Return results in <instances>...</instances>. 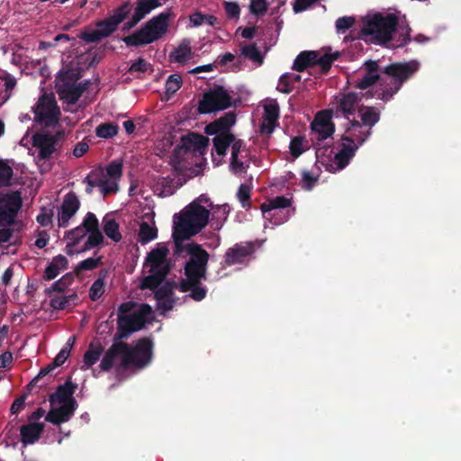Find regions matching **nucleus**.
<instances>
[{
  "mask_svg": "<svg viewBox=\"0 0 461 461\" xmlns=\"http://www.w3.org/2000/svg\"><path fill=\"white\" fill-rule=\"evenodd\" d=\"M73 281L74 275L72 273H68L64 275L60 279L54 282L51 286L46 290V293L50 294L51 292H63L69 285L72 284Z\"/></svg>",
  "mask_w": 461,
  "mask_h": 461,
  "instance_id": "obj_47",
  "label": "nucleus"
},
{
  "mask_svg": "<svg viewBox=\"0 0 461 461\" xmlns=\"http://www.w3.org/2000/svg\"><path fill=\"white\" fill-rule=\"evenodd\" d=\"M80 208V201L75 192L70 191L64 195L58 217L59 228H67L70 219Z\"/></svg>",
  "mask_w": 461,
  "mask_h": 461,
  "instance_id": "obj_15",
  "label": "nucleus"
},
{
  "mask_svg": "<svg viewBox=\"0 0 461 461\" xmlns=\"http://www.w3.org/2000/svg\"><path fill=\"white\" fill-rule=\"evenodd\" d=\"M158 236V230L156 227L150 226L148 222L143 221L140 226L139 241L141 244H147L155 240Z\"/></svg>",
  "mask_w": 461,
  "mask_h": 461,
  "instance_id": "obj_41",
  "label": "nucleus"
},
{
  "mask_svg": "<svg viewBox=\"0 0 461 461\" xmlns=\"http://www.w3.org/2000/svg\"><path fill=\"white\" fill-rule=\"evenodd\" d=\"M22 206V200L18 194L8 197L4 205H0V221L12 222Z\"/></svg>",
  "mask_w": 461,
  "mask_h": 461,
  "instance_id": "obj_26",
  "label": "nucleus"
},
{
  "mask_svg": "<svg viewBox=\"0 0 461 461\" xmlns=\"http://www.w3.org/2000/svg\"><path fill=\"white\" fill-rule=\"evenodd\" d=\"M352 158H350L348 155H345L344 153L339 151L334 156V160L337 165L338 169H343L345 168L348 164Z\"/></svg>",
  "mask_w": 461,
  "mask_h": 461,
  "instance_id": "obj_63",
  "label": "nucleus"
},
{
  "mask_svg": "<svg viewBox=\"0 0 461 461\" xmlns=\"http://www.w3.org/2000/svg\"><path fill=\"white\" fill-rule=\"evenodd\" d=\"M301 78L300 75L285 73L278 80L276 90L284 94H290L294 89L293 84L300 82Z\"/></svg>",
  "mask_w": 461,
  "mask_h": 461,
  "instance_id": "obj_37",
  "label": "nucleus"
},
{
  "mask_svg": "<svg viewBox=\"0 0 461 461\" xmlns=\"http://www.w3.org/2000/svg\"><path fill=\"white\" fill-rule=\"evenodd\" d=\"M311 130L317 134L318 145H320V141L327 140L333 134L334 124L326 111L319 112L316 114L313 122L311 123Z\"/></svg>",
  "mask_w": 461,
  "mask_h": 461,
  "instance_id": "obj_16",
  "label": "nucleus"
},
{
  "mask_svg": "<svg viewBox=\"0 0 461 461\" xmlns=\"http://www.w3.org/2000/svg\"><path fill=\"white\" fill-rule=\"evenodd\" d=\"M0 79L5 83V100H7L11 96L13 89L16 86V78L5 72L4 75L0 76Z\"/></svg>",
  "mask_w": 461,
  "mask_h": 461,
  "instance_id": "obj_58",
  "label": "nucleus"
},
{
  "mask_svg": "<svg viewBox=\"0 0 461 461\" xmlns=\"http://www.w3.org/2000/svg\"><path fill=\"white\" fill-rule=\"evenodd\" d=\"M254 251V246L250 243L244 246L236 244L225 253V265L232 266L243 263Z\"/></svg>",
  "mask_w": 461,
  "mask_h": 461,
  "instance_id": "obj_23",
  "label": "nucleus"
},
{
  "mask_svg": "<svg viewBox=\"0 0 461 461\" xmlns=\"http://www.w3.org/2000/svg\"><path fill=\"white\" fill-rule=\"evenodd\" d=\"M88 238L84 244L83 249L80 251H86L91 249L92 248L98 247L104 242V236L100 230V229H97L93 231L88 232Z\"/></svg>",
  "mask_w": 461,
  "mask_h": 461,
  "instance_id": "obj_49",
  "label": "nucleus"
},
{
  "mask_svg": "<svg viewBox=\"0 0 461 461\" xmlns=\"http://www.w3.org/2000/svg\"><path fill=\"white\" fill-rule=\"evenodd\" d=\"M237 197L241 203V206L249 210L250 208V187L247 185H240L237 193Z\"/></svg>",
  "mask_w": 461,
  "mask_h": 461,
  "instance_id": "obj_52",
  "label": "nucleus"
},
{
  "mask_svg": "<svg viewBox=\"0 0 461 461\" xmlns=\"http://www.w3.org/2000/svg\"><path fill=\"white\" fill-rule=\"evenodd\" d=\"M190 41L184 40L179 46L169 54L171 62L185 63L191 56Z\"/></svg>",
  "mask_w": 461,
  "mask_h": 461,
  "instance_id": "obj_34",
  "label": "nucleus"
},
{
  "mask_svg": "<svg viewBox=\"0 0 461 461\" xmlns=\"http://www.w3.org/2000/svg\"><path fill=\"white\" fill-rule=\"evenodd\" d=\"M101 258H88L81 261L75 268V273L78 275L80 272L85 270H93L100 264Z\"/></svg>",
  "mask_w": 461,
  "mask_h": 461,
  "instance_id": "obj_57",
  "label": "nucleus"
},
{
  "mask_svg": "<svg viewBox=\"0 0 461 461\" xmlns=\"http://www.w3.org/2000/svg\"><path fill=\"white\" fill-rule=\"evenodd\" d=\"M80 77L81 74L77 69L61 70L56 77V88L61 86L62 84L77 86V81Z\"/></svg>",
  "mask_w": 461,
  "mask_h": 461,
  "instance_id": "obj_36",
  "label": "nucleus"
},
{
  "mask_svg": "<svg viewBox=\"0 0 461 461\" xmlns=\"http://www.w3.org/2000/svg\"><path fill=\"white\" fill-rule=\"evenodd\" d=\"M68 303V297L58 296L50 300V306L57 310H63Z\"/></svg>",
  "mask_w": 461,
  "mask_h": 461,
  "instance_id": "obj_64",
  "label": "nucleus"
},
{
  "mask_svg": "<svg viewBox=\"0 0 461 461\" xmlns=\"http://www.w3.org/2000/svg\"><path fill=\"white\" fill-rule=\"evenodd\" d=\"M77 407V402L75 399L70 401L68 404H62L59 408H52L46 415L45 420L54 425H59L67 422L74 414Z\"/></svg>",
  "mask_w": 461,
  "mask_h": 461,
  "instance_id": "obj_20",
  "label": "nucleus"
},
{
  "mask_svg": "<svg viewBox=\"0 0 461 461\" xmlns=\"http://www.w3.org/2000/svg\"><path fill=\"white\" fill-rule=\"evenodd\" d=\"M151 11L148 0H139L133 14L142 20L146 14H149Z\"/></svg>",
  "mask_w": 461,
  "mask_h": 461,
  "instance_id": "obj_61",
  "label": "nucleus"
},
{
  "mask_svg": "<svg viewBox=\"0 0 461 461\" xmlns=\"http://www.w3.org/2000/svg\"><path fill=\"white\" fill-rule=\"evenodd\" d=\"M81 226L86 232H89L99 229V221L95 213L88 212L86 214Z\"/></svg>",
  "mask_w": 461,
  "mask_h": 461,
  "instance_id": "obj_55",
  "label": "nucleus"
},
{
  "mask_svg": "<svg viewBox=\"0 0 461 461\" xmlns=\"http://www.w3.org/2000/svg\"><path fill=\"white\" fill-rule=\"evenodd\" d=\"M186 251L190 258L184 267L185 278L181 280L178 288L183 293L190 292L189 296L200 302L206 297L207 294V289L203 285L202 281L206 280L210 256L201 245L196 243L188 244Z\"/></svg>",
  "mask_w": 461,
  "mask_h": 461,
  "instance_id": "obj_2",
  "label": "nucleus"
},
{
  "mask_svg": "<svg viewBox=\"0 0 461 461\" xmlns=\"http://www.w3.org/2000/svg\"><path fill=\"white\" fill-rule=\"evenodd\" d=\"M212 139L213 147L219 156H225L231 142H234V134H224L222 132L214 134Z\"/></svg>",
  "mask_w": 461,
  "mask_h": 461,
  "instance_id": "obj_32",
  "label": "nucleus"
},
{
  "mask_svg": "<svg viewBox=\"0 0 461 461\" xmlns=\"http://www.w3.org/2000/svg\"><path fill=\"white\" fill-rule=\"evenodd\" d=\"M34 120L45 126H53L59 121L60 110L53 94H43L32 108Z\"/></svg>",
  "mask_w": 461,
  "mask_h": 461,
  "instance_id": "obj_9",
  "label": "nucleus"
},
{
  "mask_svg": "<svg viewBox=\"0 0 461 461\" xmlns=\"http://www.w3.org/2000/svg\"><path fill=\"white\" fill-rule=\"evenodd\" d=\"M363 95L355 92L342 94L338 99L337 112L342 113L349 122L350 116H354L358 103L362 100Z\"/></svg>",
  "mask_w": 461,
  "mask_h": 461,
  "instance_id": "obj_19",
  "label": "nucleus"
},
{
  "mask_svg": "<svg viewBox=\"0 0 461 461\" xmlns=\"http://www.w3.org/2000/svg\"><path fill=\"white\" fill-rule=\"evenodd\" d=\"M241 54L245 58H247L254 62H257L259 64L263 63V57H262L259 50L258 49L256 43H250L249 45L243 46L241 49Z\"/></svg>",
  "mask_w": 461,
  "mask_h": 461,
  "instance_id": "obj_48",
  "label": "nucleus"
},
{
  "mask_svg": "<svg viewBox=\"0 0 461 461\" xmlns=\"http://www.w3.org/2000/svg\"><path fill=\"white\" fill-rule=\"evenodd\" d=\"M107 270L102 269L98 274L97 279L92 284L89 289V297L92 301H97L104 294V282L107 277Z\"/></svg>",
  "mask_w": 461,
  "mask_h": 461,
  "instance_id": "obj_33",
  "label": "nucleus"
},
{
  "mask_svg": "<svg viewBox=\"0 0 461 461\" xmlns=\"http://www.w3.org/2000/svg\"><path fill=\"white\" fill-rule=\"evenodd\" d=\"M149 273L150 275L141 280L140 288L155 291L163 283L169 272L149 269Z\"/></svg>",
  "mask_w": 461,
  "mask_h": 461,
  "instance_id": "obj_29",
  "label": "nucleus"
},
{
  "mask_svg": "<svg viewBox=\"0 0 461 461\" xmlns=\"http://www.w3.org/2000/svg\"><path fill=\"white\" fill-rule=\"evenodd\" d=\"M419 69L417 61L396 62L383 68L382 73L389 77L392 81L378 94V98L384 102L390 101L402 88L404 82L409 80Z\"/></svg>",
  "mask_w": 461,
  "mask_h": 461,
  "instance_id": "obj_5",
  "label": "nucleus"
},
{
  "mask_svg": "<svg viewBox=\"0 0 461 461\" xmlns=\"http://www.w3.org/2000/svg\"><path fill=\"white\" fill-rule=\"evenodd\" d=\"M308 148V140L301 135L292 138L289 145L290 153L294 158H299Z\"/></svg>",
  "mask_w": 461,
  "mask_h": 461,
  "instance_id": "obj_40",
  "label": "nucleus"
},
{
  "mask_svg": "<svg viewBox=\"0 0 461 461\" xmlns=\"http://www.w3.org/2000/svg\"><path fill=\"white\" fill-rule=\"evenodd\" d=\"M86 233L87 232L81 225L66 232L65 239L68 240L67 244V253L68 255L72 254L70 248L78 244L79 241L86 237Z\"/></svg>",
  "mask_w": 461,
  "mask_h": 461,
  "instance_id": "obj_38",
  "label": "nucleus"
},
{
  "mask_svg": "<svg viewBox=\"0 0 461 461\" xmlns=\"http://www.w3.org/2000/svg\"><path fill=\"white\" fill-rule=\"evenodd\" d=\"M183 80L180 75L172 74L168 77L165 84V95L169 99L182 86Z\"/></svg>",
  "mask_w": 461,
  "mask_h": 461,
  "instance_id": "obj_45",
  "label": "nucleus"
},
{
  "mask_svg": "<svg viewBox=\"0 0 461 461\" xmlns=\"http://www.w3.org/2000/svg\"><path fill=\"white\" fill-rule=\"evenodd\" d=\"M210 212L196 201L192 202L179 217V221L176 227L189 233L196 235L208 223Z\"/></svg>",
  "mask_w": 461,
  "mask_h": 461,
  "instance_id": "obj_7",
  "label": "nucleus"
},
{
  "mask_svg": "<svg viewBox=\"0 0 461 461\" xmlns=\"http://www.w3.org/2000/svg\"><path fill=\"white\" fill-rule=\"evenodd\" d=\"M103 223L105 235L114 242L121 241L122 237L119 230V224L115 219L106 215L103 219Z\"/></svg>",
  "mask_w": 461,
  "mask_h": 461,
  "instance_id": "obj_35",
  "label": "nucleus"
},
{
  "mask_svg": "<svg viewBox=\"0 0 461 461\" xmlns=\"http://www.w3.org/2000/svg\"><path fill=\"white\" fill-rule=\"evenodd\" d=\"M68 264V262L65 256L58 255L54 257L45 269L44 279L52 280L56 278L60 270L67 269Z\"/></svg>",
  "mask_w": 461,
  "mask_h": 461,
  "instance_id": "obj_30",
  "label": "nucleus"
},
{
  "mask_svg": "<svg viewBox=\"0 0 461 461\" xmlns=\"http://www.w3.org/2000/svg\"><path fill=\"white\" fill-rule=\"evenodd\" d=\"M13 174V168L0 160V186L9 185Z\"/></svg>",
  "mask_w": 461,
  "mask_h": 461,
  "instance_id": "obj_54",
  "label": "nucleus"
},
{
  "mask_svg": "<svg viewBox=\"0 0 461 461\" xmlns=\"http://www.w3.org/2000/svg\"><path fill=\"white\" fill-rule=\"evenodd\" d=\"M104 352V347L100 342H91L83 357L82 369L86 370L95 365Z\"/></svg>",
  "mask_w": 461,
  "mask_h": 461,
  "instance_id": "obj_28",
  "label": "nucleus"
},
{
  "mask_svg": "<svg viewBox=\"0 0 461 461\" xmlns=\"http://www.w3.org/2000/svg\"><path fill=\"white\" fill-rule=\"evenodd\" d=\"M360 121L355 117L349 120L346 133L354 136L357 142L362 145L371 135L372 128L379 122L380 113L371 106L362 105L358 109Z\"/></svg>",
  "mask_w": 461,
  "mask_h": 461,
  "instance_id": "obj_6",
  "label": "nucleus"
},
{
  "mask_svg": "<svg viewBox=\"0 0 461 461\" xmlns=\"http://www.w3.org/2000/svg\"><path fill=\"white\" fill-rule=\"evenodd\" d=\"M232 97L222 86H215L203 95L199 100L197 112L208 114L226 110L232 106Z\"/></svg>",
  "mask_w": 461,
  "mask_h": 461,
  "instance_id": "obj_8",
  "label": "nucleus"
},
{
  "mask_svg": "<svg viewBox=\"0 0 461 461\" xmlns=\"http://www.w3.org/2000/svg\"><path fill=\"white\" fill-rule=\"evenodd\" d=\"M172 16L173 13L167 9L151 18L138 31L123 37L122 41L128 47H140L157 41L167 33Z\"/></svg>",
  "mask_w": 461,
  "mask_h": 461,
  "instance_id": "obj_3",
  "label": "nucleus"
},
{
  "mask_svg": "<svg viewBox=\"0 0 461 461\" xmlns=\"http://www.w3.org/2000/svg\"><path fill=\"white\" fill-rule=\"evenodd\" d=\"M77 389V384L72 383L70 379L66 381L63 384L58 386L56 392L50 395V402L51 404L59 402L62 404H68L73 398V394Z\"/></svg>",
  "mask_w": 461,
  "mask_h": 461,
  "instance_id": "obj_24",
  "label": "nucleus"
},
{
  "mask_svg": "<svg viewBox=\"0 0 461 461\" xmlns=\"http://www.w3.org/2000/svg\"><path fill=\"white\" fill-rule=\"evenodd\" d=\"M268 8V4L266 0H250L249 11L252 14L260 16L264 15Z\"/></svg>",
  "mask_w": 461,
  "mask_h": 461,
  "instance_id": "obj_56",
  "label": "nucleus"
},
{
  "mask_svg": "<svg viewBox=\"0 0 461 461\" xmlns=\"http://www.w3.org/2000/svg\"><path fill=\"white\" fill-rule=\"evenodd\" d=\"M365 75L361 79L356 82L355 87L365 90L382 80L379 72L382 73L383 68H380L377 60L369 59L363 65Z\"/></svg>",
  "mask_w": 461,
  "mask_h": 461,
  "instance_id": "obj_17",
  "label": "nucleus"
},
{
  "mask_svg": "<svg viewBox=\"0 0 461 461\" xmlns=\"http://www.w3.org/2000/svg\"><path fill=\"white\" fill-rule=\"evenodd\" d=\"M148 70L153 71L151 64L145 60L143 58L137 59L129 68L128 72L133 74L135 72L145 73Z\"/></svg>",
  "mask_w": 461,
  "mask_h": 461,
  "instance_id": "obj_53",
  "label": "nucleus"
},
{
  "mask_svg": "<svg viewBox=\"0 0 461 461\" xmlns=\"http://www.w3.org/2000/svg\"><path fill=\"white\" fill-rule=\"evenodd\" d=\"M119 126L113 122H104L95 128V134L102 139H111L118 134Z\"/></svg>",
  "mask_w": 461,
  "mask_h": 461,
  "instance_id": "obj_42",
  "label": "nucleus"
},
{
  "mask_svg": "<svg viewBox=\"0 0 461 461\" xmlns=\"http://www.w3.org/2000/svg\"><path fill=\"white\" fill-rule=\"evenodd\" d=\"M64 131H59L54 134L47 132H36L32 137V146L39 149L38 159H50L53 154L59 153L61 147L60 140L64 139Z\"/></svg>",
  "mask_w": 461,
  "mask_h": 461,
  "instance_id": "obj_10",
  "label": "nucleus"
},
{
  "mask_svg": "<svg viewBox=\"0 0 461 461\" xmlns=\"http://www.w3.org/2000/svg\"><path fill=\"white\" fill-rule=\"evenodd\" d=\"M398 23V17L393 14H375L364 23L361 37L374 44L387 45L396 31Z\"/></svg>",
  "mask_w": 461,
  "mask_h": 461,
  "instance_id": "obj_4",
  "label": "nucleus"
},
{
  "mask_svg": "<svg viewBox=\"0 0 461 461\" xmlns=\"http://www.w3.org/2000/svg\"><path fill=\"white\" fill-rule=\"evenodd\" d=\"M131 9L132 5L130 1H126L115 8L108 17L118 27L128 17Z\"/></svg>",
  "mask_w": 461,
  "mask_h": 461,
  "instance_id": "obj_39",
  "label": "nucleus"
},
{
  "mask_svg": "<svg viewBox=\"0 0 461 461\" xmlns=\"http://www.w3.org/2000/svg\"><path fill=\"white\" fill-rule=\"evenodd\" d=\"M44 429V424L30 422L20 428L21 441L24 445L33 444L39 440Z\"/></svg>",
  "mask_w": 461,
  "mask_h": 461,
  "instance_id": "obj_25",
  "label": "nucleus"
},
{
  "mask_svg": "<svg viewBox=\"0 0 461 461\" xmlns=\"http://www.w3.org/2000/svg\"><path fill=\"white\" fill-rule=\"evenodd\" d=\"M158 185L161 186L159 195L162 197L172 195L175 193L174 180L169 177L162 178L158 183Z\"/></svg>",
  "mask_w": 461,
  "mask_h": 461,
  "instance_id": "obj_59",
  "label": "nucleus"
},
{
  "mask_svg": "<svg viewBox=\"0 0 461 461\" xmlns=\"http://www.w3.org/2000/svg\"><path fill=\"white\" fill-rule=\"evenodd\" d=\"M341 140H343V143L339 151L350 158H353L360 146L358 142H357V139L347 133V135L342 136Z\"/></svg>",
  "mask_w": 461,
  "mask_h": 461,
  "instance_id": "obj_43",
  "label": "nucleus"
},
{
  "mask_svg": "<svg viewBox=\"0 0 461 461\" xmlns=\"http://www.w3.org/2000/svg\"><path fill=\"white\" fill-rule=\"evenodd\" d=\"M191 237H193V235H189V233L175 226L173 231V239L176 247L175 253H180L184 248L183 241L185 240H189Z\"/></svg>",
  "mask_w": 461,
  "mask_h": 461,
  "instance_id": "obj_51",
  "label": "nucleus"
},
{
  "mask_svg": "<svg viewBox=\"0 0 461 461\" xmlns=\"http://www.w3.org/2000/svg\"><path fill=\"white\" fill-rule=\"evenodd\" d=\"M355 23V18L351 16L339 17L336 21V29L338 32H346Z\"/></svg>",
  "mask_w": 461,
  "mask_h": 461,
  "instance_id": "obj_60",
  "label": "nucleus"
},
{
  "mask_svg": "<svg viewBox=\"0 0 461 461\" xmlns=\"http://www.w3.org/2000/svg\"><path fill=\"white\" fill-rule=\"evenodd\" d=\"M122 162L120 160H113L110 162L104 170L106 178L109 177L110 182L117 183L122 176Z\"/></svg>",
  "mask_w": 461,
  "mask_h": 461,
  "instance_id": "obj_44",
  "label": "nucleus"
},
{
  "mask_svg": "<svg viewBox=\"0 0 461 461\" xmlns=\"http://www.w3.org/2000/svg\"><path fill=\"white\" fill-rule=\"evenodd\" d=\"M318 51L304 50L300 52L294 60L292 68L298 72L304 71L307 68L314 66Z\"/></svg>",
  "mask_w": 461,
  "mask_h": 461,
  "instance_id": "obj_27",
  "label": "nucleus"
},
{
  "mask_svg": "<svg viewBox=\"0 0 461 461\" xmlns=\"http://www.w3.org/2000/svg\"><path fill=\"white\" fill-rule=\"evenodd\" d=\"M290 206L291 199L281 195L263 203L260 209L265 218L273 220V223L278 225L287 221L288 213L286 212L282 218H278L277 215L279 212H277V210L285 209Z\"/></svg>",
  "mask_w": 461,
  "mask_h": 461,
  "instance_id": "obj_14",
  "label": "nucleus"
},
{
  "mask_svg": "<svg viewBox=\"0 0 461 461\" xmlns=\"http://www.w3.org/2000/svg\"><path fill=\"white\" fill-rule=\"evenodd\" d=\"M83 182L86 184V193L87 194H91L95 187H99L104 196L114 194L118 191V184L110 182L109 179L106 178L104 169L101 166L91 170Z\"/></svg>",
  "mask_w": 461,
  "mask_h": 461,
  "instance_id": "obj_12",
  "label": "nucleus"
},
{
  "mask_svg": "<svg viewBox=\"0 0 461 461\" xmlns=\"http://www.w3.org/2000/svg\"><path fill=\"white\" fill-rule=\"evenodd\" d=\"M176 286L175 283L166 282L164 285H160L155 291L154 295L158 302H162L166 299L170 298L173 294V288Z\"/></svg>",
  "mask_w": 461,
  "mask_h": 461,
  "instance_id": "obj_50",
  "label": "nucleus"
},
{
  "mask_svg": "<svg viewBox=\"0 0 461 461\" xmlns=\"http://www.w3.org/2000/svg\"><path fill=\"white\" fill-rule=\"evenodd\" d=\"M279 106L276 102L264 106L263 122L260 124V132L270 135L278 124Z\"/></svg>",
  "mask_w": 461,
  "mask_h": 461,
  "instance_id": "obj_21",
  "label": "nucleus"
},
{
  "mask_svg": "<svg viewBox=\"0 0 461 461\" xmlns=\"http://www.w3.org/2000/svg\"><path fill=\"white\" fill-rule=\"evenodd\" d=\"M209 139L203 135L190 132L181 138L180 143L174 149V157L180 161L188 153L203 154L208 146Z\"/></svg>",
  "mask_w": 461,
  "mask_h": 461,
  "instance_id": "obj_11",
  "label": "nucleus"
},
{
  "mask_svg": "<svg viewBox=\"0 0 461 461\" xmlns=\"http://www.w3.org/2000/svg\"><path fill=\"white\" fill-rule=\"evenodd\" d=\"M95 29L86 28L80 34V39L86 43H96L110 37L118 27L107 16L95 23Z\"/></svg>",
  "mask_w": 461,
  "mask_h": 461,
  "instance_id": "obj_13",
  "label": "nucleus"
},
{
  "mask_svg": "<svg viewBox=\"0 0 461 461\" xmlns=\"http://www.w3.org/2000/svg\"><path fill=\"white\" fill-rule=\"evenodd\" d=\"M224 10L230 19H238L240 17V8L235 2H225Z\"/></svg>",
  "mask_w": 461,
  "mask_h": 461,
  "instance_id": "obj_62",
  "label": "nucleus"
},
{
  "mask_svg": "<svg viewBox=\"0 0 461 461\" xmlns=\"http://www.w3.org/2000/svg\"><path fill=\"white\" fill-rule=\"evenodd\" d=\"M236 122V113L235 112H228L225 113L219 119L210 122L204 128V132L207 135H213L216 133H224V134H232L230 132V128Z\"/></svg>",
  "mask_w": 461,
  "mask_h": 461,
  "instance_id": "obj_18",
  "label": "nucleus"
},
{
  "mask_svg": "<svg viewBox=\"0 0 461 461\" xmlns=\"http://www.w3.org/2000/svg\"><path fill=\"white\" fill-rule=\"evenodd\" d=\"M340 56L339 51H335L334 53H325L322 56H319L316 58L315 65H318L321 67V70L325 73H327L330 68L332 63L338 59Z\"/></svg>",
  "mask_w": 461,
  "mask_h": 461,
  "instance_id": "obj_46",
  "label": "nucleus"
},
{
  "mask_svg": "<svg viewBox=\"0 0 461 461\" xmlns=\"http://www.w3.org/2000/svg\"><path fill=\"white\" fill-rule=\"evenodd\" d=\"M151 307L149 304H141L137 312L128 315H118L117 331L113 337V345L104 352V355L99 365L100 371L108 372L113 365L115 358L122 357L119 367L127 370L130 367L142 369L146 367L152 360L153 342L149 338L140 339L135 347H131L126 342L122 341L130 337L132 332L141 330L145 323V316L151 312Z\"/></svg>",
  "mask_w": 461,
  "mask_h": 461,
  "instance_id": "obj_1",
  "label": "nucleus"
},
{
  "mask_svg": "<svg viewBox=\"0 0 461 461\" xmlns=\"http://www.w3.org/2000/svg\"><path fill=\"white\" fill-rule=\"evenodd\" d=\"M168 249L166 246H158L152 249L146 259V264L149 266V269L170 271L169 264L167 260Z\"/></svg>",
  "mask_w": 461,
  "mask_h": 461,
  "instance_id": "obj_22",
  "label": "nucleus"
},
{
  "mask_svg": "<svg viewBox=\"0 0 461 461\" xmlns=\"http://www.w3.org/2000/svg\"><path fill=\"white\" fill-rule=\"evenodd\" d=\"M56 89L59 98L68 104H75L82 96V94L77 86L62 84L61 86L57 87Z\"/></svg>",
  "mask_w": 461,
  "mask_h": 461,
  "instance_id": "obj_31",
  "label": "nucleus"
}]
</instances>
